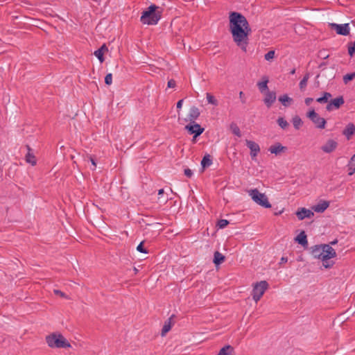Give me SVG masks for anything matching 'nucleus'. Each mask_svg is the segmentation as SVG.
I'll return each instance as SVG.
<instances>
[{"label":"nucleus","mask_w":355,"mask_h":355,"mask_svg":"<svg viewBox=\"0 0 355 355\" xmlns=\"http://www.w3.org/2000/svg\"><path fill=\"white\" fill-rule=\"evenodd\" d=\"M229 18L230 31L233 41L245 52L248 44V35L251 33L248 21L242 14L237 12H230Z\"/></svg>","instance_id":"f257e3e1"},{"label":"nucleus","mask_w":355,"mask_h":355,"mask_svg":"<svg viewBox=\"0 0 355 355\" xmlns=\"http://www.w3.org/2000/svg\"><path fill=\"white\" fill-rule=\"evenodd\" d=\"M312 253L314 257L322 261V266L325 268H329L334 265V262H329V259L336 257V252L330 245H315Z\"/></svg>","instance_id":"f03ea898"},{"label":"nucleus","mask_w":355,"mask_h":355,"mask_svg":"<svg viewBox=\"0 0 355 355\" xmlns=\"http://www.w3.org/2000/svg\"><path fill=\"white\" fill-rule=\"evenodd\" d=\"M161 16L162 10L153 4L142 12L140 20L144 24L155 25L161 19Z\"/></svg>","instance_id":"7ed1b4c3"},{"label":"nucleus","mask_w":355,"mask_h":355,"mask_svg":"<svg viewBox=\"0 0 355 355\" xmlns=\"http://www.w3.org/2000/svg\"><path fill=\"white\" fill-rule=\"evenodd\" d=\"M46 342L51 348H69L71 347L69 341L58 333H53L47 336Z\"/></svg>","instance_id":"20e7f679"},{"label":"nucleus","mask_w":355,"mask_h":355,"mask_svg":"<svg viewBox=\"0 0 355 355\" xmlns=\"http://www.w3.org/2000/svg\"><path fill=\"white\" fill-rule=\"evenodd\" d=\"M248 194L252 200L257 205L265 208L271 207V205L268 201V197L262 193H260L257 189L248 191Z\"/></svg>","instance_id":"39448f33"},{"label":"nucleus","mask_w":355,"mask_h":355,"mask_svg":"<svg viewBox=\"0 0 355 355\" xmlns=\"http://www.w3.org/2000/svg\"><path fill=\"white\" fill-rule=\"evenodd\" d=\"M268 287V284L266 281H261L254 285L252 289V298L256 302L261 299Z\"/></svg>","instance_id":"423d86ee"},{"label":"nucleus","mask_w":355,"mask_h":355,"mask_svg":"<svg viewBox=\"0 0 355 355\" xmlns=\"http://www.w3.org/2000/svg\"><path fill=\"white\" fill-rule=\"evenodd\" d=\"M307 117L314 123L315 128L318 129H324L326 125V120L319 116L314 110H311L307 113Z\"/></svg>","instance_id":"0eeeda50"},{"label":"nucleus","mask_w":355,"mask_h":355,"mask_svg":"<svg viewBox=\"0 0 355 355\" xmlns=\"http://www.w3.org/2000/svg\"><path fill=\"white\" fill-rule=\"evenodd\" d=\"M329 26L332 30H334L338 35L346 36L349 34L350 28L349 24L348 23L343 24L329 23Z\"/></svg>","instance_id":"6e6552de"},{"label":"nucleus","mask_w":355,"mask_h":355,"mask_svg":"<svg viewBox=\"0 0 355 355\" xmlns=\"http://www.w3.org/2000/svg\"><path fill=\"white\" fill-rule=\"evenodd\" d=\"M185 129L189 132V134L194 135L193 140L197 137L200 136L205 130V128H202L196 122H189V123L185 126Z\"/></svg>","instance_id":"1a4fd4ad"},{"label":"nucleus","mask_w":355,"mask_h":355,"mask_svg":"<svg viewBox=\"0 0 355 355\" xmlns=\"http://www.w3.org/2000/svg\"><path fill=\"white\" fill-rule=\"evenodd\" d=\"M246 146L249 148L250 150V156L252 159H255L256 157L260 152V147L259 145L251 140L246 139L245 140Z\"/></svg>","instance_id":"9d476101"},{"label":"nucleus","mask_w":355,"mask_h":355,"mask_svg":"<svg viewBox=\"0 0 355 355\" xmlns=\"http://www.w3.org/2000/svg\"><path fill=\"white\" fill-rule=\"evenodd\" d=\"M345 103L343 96H339L331 100L327 105L326 109L327 111H331L334 108L338 109Z\"/></svg>","instance_id":"9b49d317"},{"label":"nucleus","mask_w":355,"mask_h":355,"mask_svg":"<svg viewBox=\"0 0 355 355\" xmlns=\"http://www.w3.org/2000/svg\"><path fill=\"white\" fill-rule=\"evenodd\" d=\"M338 146V143L333 139H328L327 142L321 147L323 152L330 153L333 152Z\"/></svg>","instance_id":"f8f14e48"},{"label":"nucleus","mask_w":355,"mask_h":355,"mask_svg":"<svg viewBox=\"0 0 355 355\" xmlns=\"http://www.w3.org/2000/svg\"><path fill=\"white\" fill-rule=\"evenodd\" d=\"M200 112L199 109L196 106H192L189 110L187 121L193 123L196 122V120L200 116Z\"/></svg>","instance_id":"ddd939ff"},{"label":"nucleus","mask_w":355,"mask_h":355,"mask_svg":"<svg viewBox=\"0 0 355 355\" xmlns=\"http://www.w3.org/2000/svg\"><path fill=\"white\" fill-rule=\"evenodd\" d=\"M296 215L299 220H303L306 218H311L313 216L314 214L312 211L310 209H307L306 208H301L300 209H298L296 212Z\"/></svg>","instance_id":"4468645a"},{"label":"nucleus","mask_w":355,"mask_h":355,"mask_svg":"<svg viewBox=\"0 0 355 355\" xmlns=\"http://www.w3.org/2000/svg\"><path fill=\"white\" fill-rule=\"evenodd\" d=\"M276 100V94L275 92L267 91L266 96L263 99L264 103L268 107H270L271 105Z\"/></svg>","instance_id":"2eb2a0df"},{"label":"nucleus","mask_w":355,"mask_h":355,"mask_svg":"<svg viewBox=\"0 0 355 355\" xmlns=\"http://www.w3.org/2000/svg\"><path fill=\"white\" fill-rule=\"evenodd\" d=\"M355 134V125L352 123H349L343 131V135L347 139L349 140L353 135Z\"/></svg>","instance_id":"dca6fc26"},{"label":"nucleus","mask_w":355,"mask_h":355,"mask_svg":"<svg viewBox=\"0 0 355 355\" xmlns=\"http://www.w3.org/2000/svg\"><path fill=\"white\" fill-rule=\"evenodd\" d=\"M329 205V202L327 201H322L321 202L317 204L316 205L313 207V209L318 213H322L325 211Z\"/></svg>","instance_id":"f3484780"},{"label":"nucleus","mask_w":355,"mask_h":355,"mask_svg":"<svg viewBox=\"0 0 355 355\" xmlns=\"http://www.w3.org/2000/svg\"><path fill=\"white\" fill-rule=\"evenodd\" d=\"M28 153L26 155V161L31 164L32 166H35L36 164V159L33 153L31 152L32 149L29 146H26Z\"/></svg>","instance_id":"a211bd4d"},{"label":"nucleus","mask_w":355,"mask_h":355,"mask_svg":"<svg viewBox=\"0 0 355 355\" xmlns=\"http://www.w3.org/2000/svg\"><path fill=\"white\" fill-rule=\"evenodd\" d=\"M295 241L303 246L307 245L306 235L304 231L301 232L295 238Z\"/></svg>","instance_id":"6ab92c4d"},{"label":"nucleus","mask_w":355,"mask_h":355,"mask_svg":"<svg viewBox=\"0 0 355 355\" xmlns=\"http://www.w3.org/2000/svg\"><path fill=\"white\" fill-rule=\"evenodd\" d=\"M286 149V148L283 146H282L280 144H277L275 145H272L271 146L268 150L272 153V154H278L279 153H281L282 151Z\"/></svg>","instance_id":"aec40b11"},{"label":"nucleus","mask_w":355,"mask_h":355,"mask_svg":"<svg viewBox=\"0 0 355 355\" xmlns=\"http://www.w3.org/2000/svg\"><path fill=\"white\" fill-rule=\"evenodd\" d=\"M268 78L267 77H263V80L257 83L259 91L263 93L268 90Z\"/></svg>","instance_id":"412c9836"},{"label":"nucleus","mask_w":355,"mask_h":355,"mask_svg":"<svg viewBox=\"0 0 355 355\" xmlns=\"http://www.w3.org/2000/svg\"><path fill=\"white\" fill-rule=\"evenodd\" d=\"M225 260V256L223 255L221 253H220L219 252L216 251L214 252V263L216 264V265H220V263H222Z\"/></svg>","instance_id":"4be33fe9"},{"label":"nucleus","mask_w":355,"mask_h":355,"mask_svg":"<svg viewBox=\"0 0 355 355\" xmlns=\"http://www.w3.org/2000/svg\"><path fill=\"white\" fill-rule=\"evenodd\" d=\"M279 101L285 107H288L292 103L293 99L290 98L287 94H284L279 97Z\"/></svg>","instance_id":"5701e85b"},{"label":"nucleus","mask_w":355,"mask_h":355,"mask_svg":"<svg viewBox=\"0 0 355 355\" xmlns=\"http://www.w3.org/2000/svg\"><path fill=\"white\" fill-rule=\"evenodd\" d=\"M171 319H172V317L169 318L166 321H165L164 324L162 329V336H165V334L171 330Z\"/></svg>","instance_id":"b1692460"},{"label":"nucleus","mask_w":355,"mask_h":355,"mask_svg":"<svg viewBox=\"0 0 355 355\" xmlns=\"http://www.w3.org/2000/svg\"><path fill=\"white\" fill-rule=\"evenodd\" d=\"M234 349L230 345H225L223 348L220 349L218 355H231L233 352Z\"/></svg>","instance_id":"393cba45"},{"label":"nucleus","mask_w":355,"mask_h":355,"mask_svg":"<svg viewBox=\"0 0 355 355\" xmlns=\"http://www.w3.org/2000/svg\"><path fill=\"white\" fill-rule=\"evenodd\" d=\"M212 164V159H211V156L207 154L205 155L201 161V165L203 168L209 167Z\"/></svg>","instance_id":"a878e982"},{"label":"nucleus","mask_w":355,"mask_h":355,"mask_svg":"<svg viewBox=\"0 0 355 355\" xmlns=\"http://www.w3.org/2000/svg\"><path fill=\"white\" fill-rule=\"evenodd\" d=\"M309 77V73H307L304 76L303 78L300 82L299 87L301 91H304L305 88L306 87Z\"/></svg>","instance_id":"bb28decb"},{"label":"nucleus","mask_w":355,"mask_h":355,"mask_svg":"<svg viewBox=\"0 0 355 355\" xmlns=\"http://www.w3.org/2000/svg\"><path fill=\"white\" fill-rule=\"evenodd\" d=\"M292 123H293L294 128L296 130H299L303 124V122L299 116H295L294 117H293Z\"/></svg>","instance_id":"cd10ccee"},{"label":"nucleus","mask_w":355,"mask_h":355,"mask_svg":"<svg viewBox=\"0 0 355 355\" xmlns=\"http://www.w3.org/2000/svg\"><path fill=\"white\" fill-rule=\"evenodd\" d=\"M331 97V94L329 92H324L323 96L322 97L318 98L316 101L319 103H328L329 99Z\"/></svg>","instance_id":"c85d7f7f"},{"label":"nucleus","mask_w":355,"mask_h":355,"mask_svg":"<svg viewBox=\"0 0 355 355\" xmlns=\"http://www.w3.org/2000/svg\"><path fill=\"white\" fill-rule=\"evenodd\" d=\"M206 98H207L208 103L214 105H218V101L210 93L206 94Z\"/></svg>","instance_id":"c756f323"},{"label":"nucleus","mask_w":355,"mask_h":355,"mask_svg":"<svg viewBox=\"0 0 355 355\" xmlns=\"http://www.w3.org/2000/svg\"><path fill=\"white\" fill-rule=\"evenodd\" d=\"M277 122L282 129H286L289 125L288 123L283 117H279Z\"/></svg>","instance_id":"7c9ffc66"},{"label":"nucleus","mask_w":355,"mask_h":355,"mask_svg":"<svg viewBox=\"0 0 355 355\" xmlns=\"http://www.w3.org/2000/svg\"><path fill=\"white\" fill-rule=\"evenodd\" d=\"M230 128L234 135H235L239 137L241 136V130L236 124H235V123L231 124Z\"/></svg>","instance_id":"2f4dec72"},{"label":"nucleus","mask_w":355,"mask_h":355,"mask_svg":"<svg viewBox=\"0 0 355 355\" xmlns=\"http://www.w3.org/2000/svg\"><path fill=\"white\" fill-rule=\"evenodd\" d=\"M349 166V170H351V171L349 173V175H352L355 172V154L351 158Z\"/></svg>","instance_id":"473e14b6"},{"label":"nucleus","mask_w":355,"mask_h":355,"mask_svg":"<svg viewBox=\"0 0 355 355\" xmlns=\"http://www.w3.org/2000/svg\"><path fill=\"white\" fill-rule=\"evenodd\" d=\"M355 78V72L352 73H347L343 77V81L346 84L349 81L353 80Z\"/></svg>","instance_id":"72a5a7b5"},{"label":"nucleus","mask_w":355,"mask_h":355,"mask_svg":"<svg viewBox=\"0 0 355 355\" xmlns=\"http://www.w3.org/2000/svg\"><path fill=\"white\" fill-rule=\"evenodd\" d=\"M94 55L98 58L100 62H101V63L103 62V61H104L103 52H102L101 50L97 49L96 51H95Z\"/></svg>","instance_id":"f704fd0d"},{"label":"nucleus","mask_w":355,"mask_h":355,"mask_svg":"<svg viewBox=\"0 0 355 355\" xmlns=\"http://www.w3.org/2000/svg\"><path fill=\"white\" fill-rule=\"evenodd\" d=\"M348 53L351 57L355 53V42L350 43L348 47Z\"/></svg>","instance_id":"c9c22d12"},{"label":"nucleus","mask_w":355,"mask_h":355,"mask_svg":"<svg viewBox=\"0 0 355 355\" xmlns=\"http://www.w3.org/2000/svg\"><path fill=\"white\" fill-rule=\"evenodd\" d=\"M229 224V221L225 219H220L218 220L217 225L219 228H225Z\"/></svg>","instance_id":"e433bc0d"},{"label":"nucleus","mask_w":355,"mask_h":355,"mask_svg":"<svg viewBox=\"0 0 355 355\" xmlns=\"http://www.w3.org/2000/svg\"><path fill=\"white\" fill-rule=\"evenodd\" d=\"M274 57H275V51H270L267 53H266L264 55L265 60H266L268 61L273 59Z\"/></svg>","instance_id":"4c0bfd02"},{"label":"nucleus","mask_w":355,"mask_h":355,"mask_svg":"<svg viewBox=\"0 0 355 355\" xmlns=\"http://www.w3.org/2000/svg\"><path fill=\"white\" fill-rule=\"evenodd\" d=\"M105 83L107 85H110L112 83V73H107L105 77Z\"/></svg>","instance_id":"58836bf2"},{"label":"nucleus","mask_w":355,"mask_h":355,"mask_svg":"<svg viewBox=\"0 0 355 355\" xmlns=\"http://www.w3.org/2000/svg\"><path fill=\"white\" fill-rule=\"evenodd\" d=\"M144 242H141L137 247V250L141 253L147 254L148 251L144 248Z\"/></svg>","instance_id":"ea45409f"},{"label":"nucleus","mask_w":355,"mask_h":355,"mask_svg":"<svg viewBox=\"0 0 355 355\" xmlns=\"http://www.w3.org/2000/svg\"><path fill=\"white\" fill-rule=\"evenodd\" d=\"M53 293L55 295H60L61 297L68 298L67 296L66 295V294L60 290L55 289V290H53Z\"/></svg>","instance_id":"a19ab883"},{"label":"nucleus","mask_w":355,"mask_h":355,"mask_svg":"<svg viewBox=\"0 0 355 355\" xmlns=\"http://www.w3.org/2000/svg\"><path fill=\"white\" fill-rule=\"evenodd\" d=\"M176 85V83L173 79H171L168 81L167 86L169 88H174Z\"/></svg>","instance_id":"79ce46f5"},{"label":"nucleus","mask_w":355,"mask_h":355,"mask_svg":"<svg viewBox=\"0 0 355 355\" xmlns=\"http://www.w3.org/2000/svg\"><path fill=\"white\" fill-rule=\"evenodd\" d=\"M184 175L188 178H191L193 175V172L191 169L186 168L184 169Z\"/></svg>","instance_id":"37998d69"},{"label":"nucleus","mask_w":355,"mask_h":355,"mask_svg":"<svg viewBox=\"0 0 355 355\" xmlns=\"http://www.w3.org/2000/svg\"><path fill=\"white\" fill-rule=\"evenodd\" d=\"M183 101H184V100H183V99H181V100H180V101H178V103H177V105H176V106H177V109H178V110H180V109H181V108H182Z\"/></svg>","instance_id":"c03bdc74"},{"label":"nucleus","mask_w":355,"mask_h":355,"mask_svg":"<svg viewBox=\"0 0 355 355\" xmlns=\"http://www.w3.org/2000/svg\"><path fill=\"white\" fill-rule=\"evenodd\" d=\"M313 101V99L312 98H306L304 102L306 105H309Z\"/></svg>","instance_id":"a18cd8bd"},{"label":"nucleus","mask_w":355,"mask_h":355,"mask_svg":"<svg viewBox=\"0 0 355 355\" xmlns=\"http://www.w3.org/2000/svg\"><path fill=\"white\" fill-rule=\"evenodd\" d=\"M90 161H91V163L93 165L94 168H92V170H94L96 167V162L95 160L92 158V157H90Z\"/></svg>","instance_id":"49530a36"},{"label":"nucleus","mask_w":355,"mask_h":355,"mask_svg":"<svg viewBox=\"0 0 355 355\" xmlns=\"http://www.w3.org/2000/svg\"><path fill=\"white\" fill-rule=\"evenodd\" d=\"M98 50H101L102 52L104 53L105 51H107V47L106 46L105 44H103L101 46V47L100 49H98Z\"/></svg>","instance_id":"de8ad7c7"},{"label":"nucleus","mask_w":355,"mask_h":355,"mask_svg":"<svg viewBox=\"0 0 355 355\" xmlns=\"http://www.w3.org/2000/svg\"><path fill=\"white\" fill-rule=\"evenodd\" d=\"M287 261H288V258L287 257H282L281 258L279 263L282 264V263H286V262H287Z\"/></svg>","instance_id":"09e8293b"},{"label":"nucleus","mask_w":355,"mask_h":355,"mask_svg":"<svg viewBox=\"0 0 355 355\" xmlns=\"http://www.w3.org/2000/svg\"><path fill=\"white\" fill-rule=\"evenodd\" d=\"M243 95H244V94H243V92H239V97H240V98L241 99V101H242L243 103H245V99H244V98H243Z\"/></svg>","instance_id":"8fccbe9b"},{"label":"nucleus","mask_w":355,"mask_h":355,"mask_svg":"<svg viewBox=\"0 0 355 355\" xmlns=\"http://www.w3.org/2000/svg\"><path fill=\"white\" fill-rule=\"evenodd\" d=\"M337 243H338V240L335 239V240L331 241L329 245H330L331 246V245H336Z\"/></svg>","instance_id":"3c124183"},{"label":"nucleus","mask_w":355,"mask_h":355,"mask_svg":"<svg viewBox=\"0 0 355 355\" xmlns=\"http://www.w3.org/2000/svg\"><path fill=\"white\" fill-rule=\"evenodd\" d=\"M164 189H159V190L158 191V195H159V196H161V195H162V194L164 193Z\"/></svg>","instance_id":"603ef678"},{"label":"nucleus","mask_w":355,"mask_h":355,"mask_svg":"<svg viewBox=\"0 0 355 355\" xmlns=\"http://www.w3.org/2000/svg\"><path fill=\"white\" fill-rule=\"evenodd\" d=\"M290 73H291V74H295V69H292Z\"/></svg>","instance_id":"864d4df0"}]
</instances>
